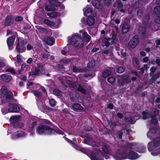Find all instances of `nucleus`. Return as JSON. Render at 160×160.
<instances>
[{"mask_svg":"<svg viewBox=\"0 0 160 160\" xmlns=\"http://www.w3.org/2000/svg\"><path fill=\"white\" fill-rule=\"evenodd\" d=\"M150 75L152 77V79L153 80L159 78L160 76L159 73H156L155 74H154V73H150Z\"/></svg>","mask_w":160,"mask_h":160,"instance_id":"c03bdc74","label":"nucleus"},{"mask_svg":"<svg viewBox=\"0 0 160 160\" xmlns=\"http://www.w3.org/2000/svg\"><path fill=\"white\" fill-rule=\"evenodd\" d=\"M62 62L64 63H68L70 62L71 60L69 59H64L63 60Z\"/></svg>","mask_w":160,"mask_h":160,"instance_id":"69168bd1","label":"nucleus"},{"mask_svg":"<svg viewBox=\"0 0 160 160\" xmlns=\"http://www.w3.org/2000/svg\"><path fill=\"white\" fill-rule=\"evenodd\" d=\"M95 22V18L92 17L88 18L86 21L87 24L89 26H91L94 25Z\"/></svg>","mask_w":160,"mask_h":160,"instance_id":"cd10ccee","label":"nucleus"},{"mask_svg":"<svg viewBox=\"0 0 160 160\" xmlns=\"http://www.w3.org/2000/svg\"><path fill=\"white\" fill-rule=\"evenodd\" d=\"M65 140L67 141L68 142H69L73 147H74L73 145H74V142L72 140H69L66 137H64Z\"/></svg>","mask_w":160,"mask_h":160,"instance_id":"5fc2aeb1","label":"nucleus"},{"mask_svg":"<svg viewBox=\"0 0 160 160\" xmlns=\"http://www.w3.org/2000/svg\"><path fill=\"white\" fill-rule=\"evenodd\" d=\"M19 107L16 104L10 103L8 105V108H3L1 110L3 115L9 112H18L19 111Z\"/></svg>","mask_w":160,"mask_h":160,"instance_id":"6e6552de","label":"nucleus"},{"mask_svg":"<svg viewBox=\"0 0 160 160\" xmlns=\"http://www.w3.org/2000/svg\"><path fill=\"white\" fill-rule=\"evenodd\" d=\"M160 145V138H156L153 141L150 142L148 144V151L151 152V154L154 156H157L160 153L156 148Z\"/></svg>","mask_w":160,"mask_h":160,"instance_id":"39448f33","label":"nucleus"},{"mask_svg":"<svg viewBox=\"0 0 160 160\" xmlns=\"http://www.w3.org/2000/svg\"><path fill=\"white\" fill-rule=\"evenodd\" d=\"M13 19L11 16H7L6 18L4 25L6 26H10L13 23Z\"/></svg>","mask_w":160,"mask_h":160,"instance_id":"a878e982","label":"nucleus"},{"mask_svg":"<svg viewBox=\"0 0 160 160\" xmlns=\"http://www.w3.org/2000/svg\"><path fill=\"white\" fill-rule=\"evenodd\" d=\"M15 40L14 36L8 38L7 40V43L9 49L12 48V46Z\"/></svg>","mask_w":160,"mask_h":160,"instance_id":"5701e85b","label":"nucleus"},{"mask_svg":"<svg viewBox=\"0 0 160 160\" xmlns=\"http://www.w3.org/2000/svg\"><path fill=\"white\" fill-rule=\"evenodd\" d=\"M101 0H93L92 2V5L98 9H100L102 8V6L100 3Z\"/></svg>","mask_w":160,"mask_h":160,"instance_id":"b1692460","label":"nucleus"},{"mask_svg":"<svg viewBox=\"0 0 160 160\" xmlns=\"http://www.w3.org/2000/svg\"><path fill=\"white\" fill-rule=\"evenodd\" d=\"M156 70V68L155 67H152L150 68V70L151 72L150 73H153Z\"/></svg>","mask_w":160,"mask_h":160,"instance_id":"680f3d73","label":"nucleus"},{"mask_svg":"<svg viewBox=\"0 0 160 160\" xmlns=\"http://www.w3.org/2000/svg\"><path fill=\"white\" fill-rule=\"evenodd\" d=\"M136 146L137 144L135 143H127L125 147H120L119 149L112 154L113 159L115 160H123L127 159L134 160L138 159L139 156L133 150L143 153L145 152V148L143 147L138 148Z\"/></svg>","mask_w":160,"mask_h":160,"instance_id":"f257e3e1","label":"nucleus"},{"mask_svg":"<svg viewBox=\"0 0 160 160\" xmlns=\"http://www.w3.org/2000/svg\"><path fill=\"white\" fill-rule=\"evenodd\" d=\"M57 133L59 134H64L63 132L61 130L57 128L55 130L47 125H40L37 128L36 133L39 135L52 134Z\"/></svg>","mask_w":160,"mask_h":160,"instance_id":"f03ea898","label":"nucleus"},{"mask_svg":"<svg viewBox=\"0 0 160 160\" xmlns=\"http://www.w3.org/2000/svg\"><path fill=\"white\" fill-rule=\"evenodd\" d=\"M139 119L138 116H135L134 117H130L126 119V120L128 122L133 123L136 122V121Z\"/></svg>","mask_w":160,"mask_h":160,"instance_id":"c756f323","label":"nucleus"},{"mask_svg":"<svg viewBox=\"0 0 160 160\" xmlns=\"http://www.w3.org/2000/svg\"><path fill=\"white\" fill-rule=\"evenodd\" d=\"M137 15H138V18L140 19H141V16L142 15V14H143V12H142V10L141 9L137 11Z\"/></svg>","mask_w":160,"mask_h":160,"instance_id":"603ef678","label":"nucleus"},{"mask_svg":"<svg viewBox=\"0 0 160 160\" xmlns=\"http://www.w3.org/2000/svg\"><path fill=\"white\" fill-rule=\"evenodd\" d=\"M130 81V78L126 75L119 76L118 77L117 85L118 86H121L124 83L129 82Z\"/></svg>","mask_w":160,"mask_h":160,"instance_id":"9b49d317","label":"nucleus"},{"mask_svg":"<svg viewBox=\"0 0 160 160\" xmlns=\"http://www.w3.org/2000/svg\"><path fill=\"white\" fill-rule=\"evenodd\" d=\"M13 95L11 91H0V105L7 103L8 101L15 102Z\"/></svg>","mask_w":160,"mask_h":160,"instance_id":"20e7f679","label":"nucleus"},{"mask_svg":"<svg viewBox=\"0 0 160 160\" xmlns=\"http://www.w3.org/2000/svg\"><path fill=\"white\" fill-rule=\"evenodd\" d=\"M80 151L89 157L91 160H103L101 152L100 150H94L91 152V150L88 148H82Z\"/></svg>","mask_w":160,"mask_h":160,"instance_id":"7ed1b4c3","label":"nucleus"},{"mask_svg":"<svg viewBox=\"0 0 160 160\" xmlns=\"http://www.w3.org/2000/svg\"><path fill=\"white\" fill-rule=\"evenodd\" d=\"M116 124L114 122H111L110 123V126L112 129H113L116 126Z\"/></svg>","mask_w":160,"mask_h":160,"instance_id":"13d9d810","label":"nucleus"},{"mask_svg":"<svg viewBox=\"0 0 160 160\" xmlns=\"http://www.w3.org/2000/svg\"><path fill=\"white\" fill-rule=\"evenodd\" d=\"M111 42L112 43H115L117 41V34L115 33H113L112 37L111 38Z\"/></svg>","mask_w":160,"mask_h":160,"instance_id":"4c0bfd02","label":"nucleus"},{"mask_svg":"<svg viewBox=\"0 0 160 160\" xmlns=\"http://www.w3.org/2000/svg\"><path fill=\"white\" fill-rule=\"evenodd\" d=\"M7 71L10 72L12 74L15 73V71L13 68H8L7 70Z\"/></svg>","mask_w":160,"mask_h":160,"instance_id":"4d7b16f0","label":"nucleus"},{"mask_svg":"<svg viewBox=\"0 0 160 160\" xmlns=\"http://www.w3.org/2000/svg\"><path fill=\"white\" fill-rule=\"evenodd\" d=\"M2 80L6 82H9L12 79V77L10 75H8L7 74H3L0 76Z\"/></svg>","mask_w":160,"mask_h":160,"instance_id":"412c9836","label":"nucleus"},{"mask_svg":"<svg viewBox=\"0 0 160 160\" xmlns=\"http://www.w3.org/2000/svg\"><path fill=\"white\" fill-rule=\"evenodd\" d=\"M10 121L13 123L14 128L17 127L21 128L24 126L22 123H19L18 122L19 120V117L16 116H12L10 118Z\"/></svg>","mask_w":160,"mask_h":160,"instance_id":"ddd939ff","label":"nucleus"},{"mask_svg":"<svg viewBox=\"0 0 160 160\" xmlns=\"http://www.w3.org/2000/svg\"><path fill=\"white\" fill-rule=\"evenodd\" d=\"M41 55L42 57L46 60H47L49 56V55L45 52H42L41 53Z\"/></svg>","mask_w":160,"mask_h":160,"instance_id":"de8ad7c7","label":"nucleus"},{"mask_svg":"<svg viewBox=\"0 0 160 160\" xmlns=\"http://www.w3.org/2000/svg\"><path fill=\"white\" fill-rule=\"evenodd\" d=\"M157 59L156 60V63L158 65V66H160V60L158 57H157Z\"/></svg>","mask_w":160,"mask_h":160,"instance_id":"774afa93","label":"nucleus"},{"mask_svg":"<svg viewBox=\"0 0 160 160\" xmlns=\"http://www.w3.org/2000/svg\"><path fill=\"white\" fill-rule=\"evenodd\" d=\"M107 81L110 83L112 84L115 82V79L114 77H111L107 78Z\"/></svg>","mask_w":160,"mask_h":160,"instance_id":"37998d69","label":"nucleus"},{"mask_svg":"<svg viewBox=\"0 0 160 160\" xmlns=\"http://www.w3.org/2000/svg\"><path fill=\"white\" fill-rule=\"evenodd\" d=\"M22 62V56L20 54H18L17 56V60L16 65L18 67L20 65Z\"/></svg>","mask_w":160,"mask_h":160,"instance_id":"72a5a7b5","label":"nucleus"},{"mask_svg":"<svg viewBox=\"0 0 160 160\" xmlns=\"http://www.w3.org/2000/svg\"><path fill=\"white\" fill-rule=\"evenodd\" d=\"M70 43L72 45L78 48H81L84 46L83 40L77 34H74L71 38Z\"/></svg>","mask_w":160,"mask_h":160,"instance_id":"0eeeda50","label":"nucleus"},{"mask_svg":"<svg viewBox=\"0 0 160 160\" xmlns=\"http://www.w3.org/2000/svg\"><path fill=\"white\" fill-rule=\"evenodd\" d=\"M123 6L121 1L120 0H118L116 1L113 5L114 7H117L118 8H122Z\"/></svg>","mask_w":160,"mask_h":160,"instance_id":"f704fd0d","label":"nucleus"},{"mask_svg":"<svg viewBox=\"0 0 160 160\" xmlns=\"http://www.w3.org/2000/svg\"><path fill=\"white\" fill-rule=\"evenodd\" d=\"M95 64V63L94 61H91L88 63L87 67L89 68H92L94 66Z\"/></svg>","mask_w":160,"mask_h":160,"instance_id":"79ce46f5","label":"nucleus"},{"mask_svg":"<svg viewBox=\"0 0 160 160\" xmlns=\"http://www.w3.org/2000/svg\"><path fill=\"white\" fill-rule=\"evenodd\" d=\"M139 42L138 36H134L133 38L130 41L128 45L132 48H135L138 44Z\"/></svg>","mask_w":160,"mask_h":160,"instance_id":"dca6fc26","label":"nucleus"},{"mask_svg":"<svg viewBox=\"0 0 160 160\" xmlns=\"http://www.w3.org/2000/svg\"><path fill=\"white\" fill-rule=\"evenodd\" d=\"M48 16L52 17L54 18L56 17H59L60 16V14L57 12H52L51 13H48L47 14Z\"/></svg>","mask_w":160,"mask_h":160,"instance_id":"e433bc0d","label":"nucleus"},{"mask_svg":"<svg viewBox=\"0 0 160 160\" xmlns=\"http://www.w3.org/2000/svg\"><path fill=\"white\" fill-rule=\"evenodd\" d=\"M139 32L142 34L143 36L145 35L146 30L144 28H140L139 30Z\"/></svg>","mask_w":160,"mask_h":160,"instance_id":"3c124183","label":"nucleus"},{"mask_svg":"<svg viewBox=\"0 0 160 160\" xmlns=\"http://www.w3.org/2000/svg\"><path fill=\"white\" fill-rule=\"evenodd\" d=\"M82 35L85 41L87 42L90 41L91 40V37L87 32H83Z\"/></svg>","mask_w":160,"mask_h":160,"instance_id":"c85d7f7f","label":"nucleus"},{"mask_svg":"<svg viewBox=\"0 0 160 160\" xmlns=\"http://www.w3.org/2000/svg\"><path fill=\"white\" fill-rule=\"evenodd\" d=\"M27 88L28 89H37L39 90H45L44 88L39 84H34L32 82H28L27 84Z\"/></svg>","mask_w":160,"mask_h":160,"instance_id":"f3484780","label":"nucleus"},{"mask_svg":"<svg viewBox=\"0 0 160 160\" xmlns=\"http://www.w3.org/2000/svg\"><path fill=\"white\" fill-rule=\"evenodd\" d=\"M112 72L111 70L107 69L103 71L102 73V76L103 78H106L110 75Z\"/></svg>","mask_w":160,"mask_h":160,"instance_id":"2f4dec72","label":"nucleus"},{"mask_svg":"<svg viewBox=\"0 0 160 160\" xmlns=\"http://www.w3.org/2000/svg\"><path fill=\"white\" fill-rule=\"evenodd\" d=\"M22 44L19 43V38H18L17 43V46H16V49L17 51L19 52H22L25 51V48L22 47L24 46V44H25L27 42L26 39H23L21 42Z\"/></svg>","mask_w":160,"mask_h":160,"instance_id":"2eb2a0df","label":"nucleus"},{"mask_svg":"<svg viewBox=\"0 0 160 160\" xmlns=\"http://www.w3.org/2000/svg\"><path fill=\"white\" fill-rule=\"evenodd\" d=\"M52 91L53 93L57 96H61L62 95V93L61 92V91Z\"/></svg>","mask_w":160,"mask_h":160,"instance_id":"49530a36","label":"nucleus"},{"mask_svg":"<svg viewBox=\"0 0 160 160\" xmlns=\"http://www.w3.org/2000/svg\"><path fill=\"white\" fill-rule=\"evenodd\" d=\"M35 71L38 74L40 73L43 74L46 73L45 69L43 68V65L40 63H38V68H35Z\"/></svg>","mask_w":160,"mask_h":160,"instance_id":"aec40b11","label":"nucleus"},{"mask_svg":"<svg viewBox=\"0 0 160 160\" xmlns=\"http://www.w3.org/2000/svg\"><path fill=\"white\" fill-rule=\"evenodd\" d=\"M69 95L71 101L72 102L76 100V96L75 95H74L73 97H72L71 94H70Z\"/></svg>","mask_w":160,"mask_h":160,"instance_id":"052dcab7","label":"nucleus"},{"mask_svg":"<svg viewBox=\"0 0 160 160\" xmlns=\"http://www.w3.org/2000/svg\"><path fill=\"white\" fill-rule=\"evenodd\" d=\"M120 147L114 150V152L112 153V147L108 144H105L102 148V150L105 154L102 155L105 157L106 159H108L109 158V156L110 155L112 156V154L115 152L117 149H119ZM113 157V156H112Z\"/></svg>","mask_w":160,"mask_h":160,"instance_id":"1a4fd4ad","label":"nucleus"},{"mask_svg":"<svg viewBox=\"0 0 160 160\" xmlns=\"http://www.w3.org/2000/svg\"><path fill=\"white\" fill-rule=\"evenodd\" d=\"M45 9L46 11L50 12L54 11L55 10V8L50 6H46L45 7Z\"/></svg>","mask_w":160,"mask_h":160,"instance_id":"ea45409f","label":"nucleus"},{"mask_svg":"<svg viewBox=\"0 0 160 160\" xmlns=\"http://www.w3.org/2000/svg\"><path fill=\"white\" fill-rule=\"evenodd\" d=\"M124 68L122 67H118L117 69V72L118 73H121L124 71Z\"/></svg>","mask_w":160,"mask_h":160,"instance_id":"09e8293b","label":"nucleus"},{"mask_svg":"<svg viewBox=\"0 0 160 160\" xmlns=\"http://www.w3.org/2000/svg\"><path fill=\"white\" fill-rule=\"evenodd\" d=\"M9 89V87L8 86L3 85L2 87L1 90H8Z\"/></svg>","mask_w":160,"mask_h":160,"instance_id":"338daca9","label":"nucleus"},{"mask_svg":"<svg viewBox=\"0 0 160 160\" xmlns=\"http://www.w3.org/2000/svg\"><path fill=\"white\" fill-rule=\"evenodd\" d=\"M132 62L134 65H138L139 63V61L138 58H133L132 60Z\"/></svg>","mask_w":160,"mask_h":160,"instance_id":"a18cd8bd","label":"nucleus"},{"mask_svg":"<svg viewBox=\"0 0 160 160\" xmlns=\"http://www.w3.org/2000/svg\"><path fill=\"white\" fill-rule=\"evenodd\" d=\"M22 19L23 18L22 17L18 16L16 18L15 20L17 21L21 22L22 20Z\"/></svg>","mask_w":160,"mask_h":160,"instance_id":"e2e57ef3","label":"nucleus"},{"mask_svg":"<svg viewBox=\"0 0 160 160\" xmlns=\"http://www.w3.org/2000/svg\"><path fill=\"white\" fill-rule=\"evenodd\" d=\"M150 17V16L149 14H147L145 18L142 20V22L145 24L147 23L148 20H149Z\"/></svg>","mask_w":160,"mask_h":160,"instance_id":"a19ab883","label":"nucleus"},{"mask_svg":"<svg viewBox=\"0 0 160 160\" xmlns=\"http://www.w3.org/2000/svg\"><path fill=\"white\" fill-rule=\"evenodd\" d=\"M84 129L86 131H91L92 130V128L89 126L85 127Z\"/></svg>","mask_w":160,"mask_h":160,"instance_id":"0e129e2a","label":"nucleus"},{"mask_svg":"<svg viewBox=\"0 0 160 160\" xmlns=\"http://www.w3.org/2000/svg\"><path fill=\"white\" fill-rule=\"evenodd\" d=\"M160 130L159 129H157L156 128H150L149 129V131L147 134V136L151 139L152 138V137L155 135L157 133H158L157 132H159Z\"/></svg>","mask_w":160,"mask_h":160,"instance_id":"a211bd4d","label":"nucleus"},{"mask_svg":"<svg viewBox=\"0 0 160 160\" xmlns=\"http://www.w3.org/2000/svg\"><path fill=\"white\" fill-rule=\"evenodd\" d=\"M110 39L109 38H104L103 40V42L105 44V45L107 47L109 46L110 45L109 41Z\"/></svg>","mask_w":160,"mask_h":160,"instance_id":"c9c22d12","label":"nucleus"},{"mask_svg":"<svg viewBox=\"0 0 160 160\" xmlns=\"http://www.w3.org/2000/svg\"><path fill=\"white\" fill-rule=\"evenodd\" d=\"M54 39L51 37H46L44 39V41L47 44L52 46L54 44Z\"/></svg>","mask_w":160,"mask_h":160,"instance_id":"4be33fe9","label":"nucleus"},{"mask_svg":"<svg viewBox=\"0 0 160 160\" xmlns=\"http://www.w3.org/2000/svg\"><path fill=\"white\" fill-rule=\"evenodd\" d=\"M72 107L73 110L76 111L82 110L83 109V107L78 103L74 104L73 105Z\"/></svg>","mask_w":160,"mask_h":160,"instance_id":"bb28decb","label":"nucleus"},{"mask_svg":"<svg viewBox=\"0 0 160 160\" xmlns=\"http://www.w3.org/2000/svg\"><path fill=\"white\" fill-rule=\"evenodd\" d=\"M114 0H104V4L105 5H109L112 3Z\"/></svg>","mask_w":160,"mask_h":160,"instance_id":"864d4df0","label":"nucleus"},{"mask_svg":"<svg viewBox=\"0 0 160 160\" xmlns=\"http://www.w3.org/2000/svg\"><path fill=\"white\" fill-rule=\"evenodd\" d=\"M32 92L36 96V99L39 109L41 111L43 110L45 106L43 103L40 100V98L42 96V94L39 91H32Z\"/></svg>","mask_w":160,"mask_h":160,"instance_id":"9d476101","label":"nucleus"},{"mask_svg":"<svg viewBox=\"0 0 160 160\" xmlns=\"http://www.w3.org/2000/svg\"><path fill=\"white\" fill-rule=\"evenodd\" d=\"M153 12L157 14H160V6H156L153 9Z\"/></svg>","mask_w":160,"mask_h":160,"instance_id":"58836bf2","label":"nucleus"},{"mask_svg":"<svg viewBox=\"0 0 160 160\" xmlns=\"http://www.w3.org/2000/svg\"><path fill=\"white\" fill-rule=\"evenodd\" d=\"M37 122L35 120L33 121L31 119L28 123V128H27L28 132H30V136H32L35 134L33 130L34 127L36 125Z\"/></svg>","mask_w":160,"mask_h":160,"instance_id":"f8f14e48","label":"nucleus"},{"mask_svg":"<svg viewBox=\"0 0 160 160\" xmlns=\"http://www.w3.org/2000/svg\"><path fill=\"white\" fill-rule=\"evenodd\" d=\"M130 29L129 25L126 23H124L122 27V32L125 33L128 32Z\"/></svg>","mask_w":160,"mask_h":160,"instance_id":"7c9ffc66","label":"nucleus"},{"mask_svg":"<svg viewBox=\"0 0 160 160\" xmlns=\"http://www.w3.org/2000/svg\"><path fill=\"white\" fill-rule=\"evenodd\" d=\"M28 75L29 76H33L36 75H38V73H37V72L36 71L35 72L31 71L28 72Z\"/></svg>","mask_w":160,"mask_h":160,"instance_id":"bf43d9fd","label":"nucleus"},{"mask_svg":"<svg viewBox=\"0 0 160 160\" xmlns=\"http://www.w3.org/2000/svg\"><path fill=\"white\" fill-rule=\"evenodd\" d=\"M49 104L51 107H54L56 105V102L53 99H51L49 100Z\"/></svg>","mask_w":160,"mask_h":160,"instance_id":"8fccbe9b","label":"nucleus"},{"mask_svg":"<svg viewBox=\"0 0 160 160\" xmlns=\"http://www.w3.org/2000/svg\"><path fill=\"white\" fill-rule=\"evenodd\" d=\"M26 136V134L23 131L18 130L14 132L11 136L12 139H16L19 138L25 137Z\"/></svg>","mask_w":160,"mask_h":160,"instance_id":"4468645a","label":"nucleus"},{"mask_svg":"<svg viewBox=\"0 0 160 160\" xmlns=\"http://www.w3.org/2000/svg\"><path fill=\"white\" fill-rule=\"evenodd\" d=\"M44 22L51 27H53L55 25L54 22L51 21L49 19H46L44 20Z\"/></svg>","mask_w":160,"mask_h":160,"instance_id":"473e14b6","label":"nucleus"},{"mask_svg":"<svg viewBox=\"0 0 160 160\" xmlns=\"http://www.w3.org/2000/svg\"><path fill=\"white\" fill-rule=\"evenodd\" d=\"M122 134L123 133L121 131H118L116 135L118 137L119 139H122Z\"/></svg>","mask_w":160,"mask_h":160,"instance_id":"6e6d98bb","label":"nucleus"},{"mask_svg":"<svg viewBox=\"0 0 160 160\" xmlns=\"http://www.w3.org/2000/svg\"><path fill=\"white\" fill-rule=\"evenodd\" d=\"M84 142L85 143L89 145H91L92 147L98 146V144L94 141L92 138L90 137L85 138L84 140Z\"/></svg>","mask_w":160,"mask_h":160,"instance_id":"6ab92c4d","label":"nucleus"},{"mask_svg":"<svg viewBox=\"0 0 160 160\" xmlns=\"http://www.w3.org/2000/svg\"><path fill=\"white\" fill-rule=\"evenodd\" d=\"M86 8V10H85L84 8L83 9L84 15L86 16L91 15V13L92 12V9L89 7L88 5L87 6Z\"/></svg>","mask_w":160,"mask_h":160,"instance_id":"393cba45","label":"nucleus"},{"mask_svg":"<svg viewBox=\"0 0 160 160\" xmlns=\"http://www.w3.org/2000/svg\"><path fill=\"white\" fill-rule=\"evenodd\" d=\"M159 111L158 109H155L153 112L152 114L149 112H146L145 111L142 112V113L143 116V118L144 119L147 118H151V122L152 124H156L158 122L157 118H156L158 114Z\"/></svg>","mask_w":160,"mask_h":160,"instance_id":"423d86ee","label":"nucleus"}]
</instances>
